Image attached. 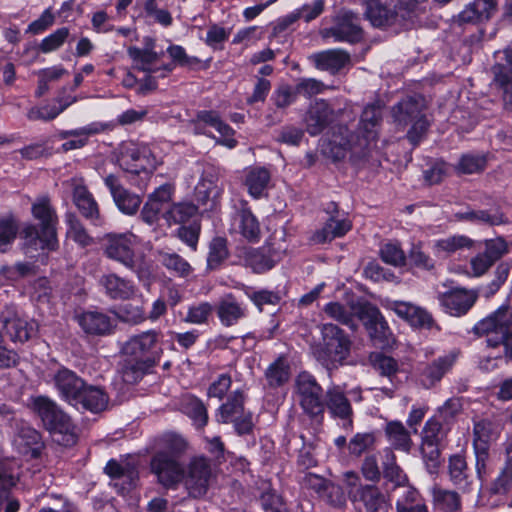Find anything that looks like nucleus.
I'll list each match as a JSON object with an SVG mask.
<instances>
[{
    "mask_svg": "<svg viewBox=\"0 0 512 512\" xmlns=\"http://www.w3.org/2000/svg\"><path fill=\"white\" fill-rule=\"evenodd\" d=\"M228 255L227 240L223 237L213 238L209 245L207 268L209 270L217 269Z\"/></svg>",
    "mask_w": 512,
    "mask_h": 512,
    "instance_id": "nucleus-54",
    "label": "nucleus"
},
{
    "mask_svg": "<svg viewBox=\"0 0 512 512\" xmlns=\"http://www.w3.org/2000/svg\"><path fill=\"white\" fill-rule=\"evenodd\" d=\"M350 500L361 504L366 512H392L387 496L374 485H364L350 492Z\"/></svg>",
    "mask_w": 512,
    "mask_h": 512,
    "instance_id": "nucleus-17",
    "label": "nucleus"
},
{
    "mask_svg": "<svg viewBox=\"0 0 512 512\" xmlns=\"http://www.w3.org/2000/svg\"><path fill=\"white\" fill-rule=\"evenodd\" d=\"M295 388L299 404L305 413L318 416L324 412L322 387L313 375L305 371L299 373L295 380Z\"/></svg>",
    "mask_w": 512,
    "mask_h": 512,
    "instance_id": "nucleus-12",
    "label": "nucleus"
},
{
    "mask_svg": "<svg viewBox=\"0 0 512 512\" xmlns=\"http://www.w3.org/2000/svg\"><path fill=\"white\" fill-rule=\"evenodd\" d=\"M83 331L90 335H107L113 330V324L108 315L98 311L83 312L77 318Z\"/></svg>",
    "mask_w": 512,
    "mask_h": 512,
    "instance_id": "nucleus-31",
    "label": "nucleus"
},
{
    "mask_svg": "<svg viewBox=\"0 0 512 512\" xmlns=\"http://www.w3.org/2000/svg\"><path fill=\"white\" fill-rule=\"evenodd\" d=\"M383 474L384 477L394 483L395 486H403L408 481L406 474L396 464L395 456L392 453L387 455L386 461L383 463Z\"/></svg>",
    "mask_w": 512,
    "mask_h": 512,
    "instance_id": "nucleus-60",
    "label": "nucleus"
},
{
    "mask_svg": "<svg viewBox=\"0 0 512 512\" xmlns=\"http://www.w3.org/2000/svg\"><path fill=\"white\" fill-rule=\"evenodd\" d=\"M198 212L197 206L190 202L173 204L163 217L169 225L183 224L194 217Z\"/></svg>",
    "mask_w": 512,
    "mask_h": 512,
    "instance_id": "nucleus-47",
    "label": "nucleus"
},
{
    "mask_svg": "<svg viewBox=\"0 0 512 512\" xmlns=\"http://www.w3.org/2000/svg\"><path fill=\"white\" fill-rule=\"evenodd\" d=\"M311 61L319 70L337 73L350 63V55L341 49H328L314 53L310 56Z\"/></svg>",
    "mask_w": 512,
    "mask_h": 512,
    "instance_id": "nucleus-29",
    "label": "nucleus"
},
{
    "mask_svg": "<svg viewBox=\"0 0 512 512\" xmlns=\"http://www.w3.org/2000/svg\"><path fill=\"white\" fill-rule=\"evenodd\" d=\"M332 113L333 111L326 101L316 100L312 103L305 117L307 132L312 136L320 134L331 122Z\"/></svg>",
    "mask_w": 512,
    "mask_h": 512,
    "instance_id": "nucleus-27",
    "label": "nucleus"
},
{
    "mask_svg": "<svg viewBox=\"0 0 512 512\" xmlns=\"http://www.w3.org/2000/svg\"><path fill=\"white\" fill-rule=\"evenodd\" d=\"M359 320L375 339H387L390 335V328L380 310L368 301Z\"/></svg>",
    "mask_w": 512,
    "mask_h": 512,
    "instance_id": "nucleus-30",
    "label": "nucleus"
},
{
    "mask_svg": "<svg viewBox=\"0 0 512 512\" xmlns=\"http://www.w3.org/2000/svg\"><path fill=\"white\" fill-rule=\"evenodd\" d=\"M375 436L373 433H357L350 440L348 450L350 454L360 456L374 446Z\"/></svg>",
    "mask_w": 512,
    "mask_h": 512,
    "instance_id": "nucleus-63",
    "label": "nucleus"
},
{
    "mask_svg": "<svg viewBox=\"0 0 512 512\" xmlns=\"http://www.w3.org/2000/svg\"><path fill=\"white\" fill-rule=\"evenodd\" d=\"M213 479L214 472L210 460L204 456H194L184 466L181 484L190 497L201 498L208 492Z\"/></svg>",
    "mask_w": 512,
    "mask_h": 512,
    "instance_id": "nucleus-5",
    "label": "nucleus"
},
{
    "mask_svg": "<svg viewBox=\"0 0 512 512\" xmlns=\"http://www.w3.org/2000/svg\"><path fill=\"white\" fill-rule=\"evenodd\" d=\"M104 183L108 187L115 205L123 214L132 216L137 213L142 203L139 195L124 188L113 174L107 175L104 178Z\"/></svg>",
    "mask_w": 512,
    "mask_h": 512,
    "instance_id": "nucleus-16",
    "label": "nucleus"
},
{
    "mask_svg": "<svg viewBox=\"0 0 512 512\" xmlns=\"http://www.w3.org/2000/svg\"><path fill=\"white\" fill-rule=\"evenodd\" d=\"M495 11V0H473L459 13L458 21L461 24L481 22L488 20Z\"/></svg>",
    "mask_w": 512,
    "mask_h": 512,
    "instance_id": "nucleus-33",
    "label": "nucleus"
},
{
    "mask_svg": "<svg viewBox=\"0 0 512 512\" xmlns=\"http://www.w3.org/2000/svg\"><path fill=\"white\" fill-rule=\"evenodd\" d=\"M319 330L321 341L312 347V353L325 368H337L350 356L352 341L349 335L336 324L322 323L319 325Z\"/></svg>",
    "mask_w": 512,
    "mask_h": 512,
    "instance_id": "nucleus-2",
    "label": "nucleus"
},
{
    "mask_svg": "<svg viewBox=\"0 0 512 512\" xmlns=\"http://www.w3.org/2000/svg\"><path fill=\"white\" fill-rule=\"evenodd\" d=\"M118 161L123 170L137 175L143 173L146 180L156 168V158L144 144H130L124 147Z\"/></svg>",
    "mask_w": 512,
    "mask_h": 512,
    "instance_id": "nucleus-14",
    "label": "nucleus"
},
{
    "mask_svg": "<svg viewBox=\"0 0 512 512\" xmlns=\"http://www.w3.org/2000/svg\"><path fill=\"white\" fill-rule=\"evenodd\" d=\"M160 332L150 329L131 336L121 347L124 356L156 365L162 355Z\"/></svg>",
    "mask_w": 512,
    "mask_h": 512,
    "instance_id": "nucleus-6",
    "label": "nucleus"
},
{
    "mask_svg": "<svg viewBox=\"0 0 512 512\" xmlns=\"http://www.w3.org/2000/svg\"><path fill=\"white\" fill-rule=\"evenodd\" d=\"M493 83L502 90L505 110L512 111V71L505 65L496 63L492 66Z\"/></svg>",
    "mask_w": 512,
    "mask_h": 512,
    "instance_id": "nucleus-38",
    "label": "nucleus"
},
{
    "mask_svg": "<svg viewBox=\"0 0 512 512\" xmlns=\"http://www.w3.org/2000/svg\"><path fill=\"white\" fill-rule=\"evenodd\" d=\"M52 381L56 388L60 398L72 405L86 383L81 377H79L74 371L61 367L58 369L53 377Z\"/></svg>",
    "mask_w": 512,
    "mask_h": 512,
    "instance_id": "nucleus-18",
    "label": "nucleus"
},
{
    "mask_svg": "<svg viewBox=\"0 0 512 512\" xmlns=\"http://www.w3.org/2000/svg\"><path fill=\"white\" fill-rule=\"evenodd\" d=\"M260 502L265 512H285L282 497L273 489H266L261 493Z\"/></svg>",
    "mask_w": 512,
    "mask_h": 512,
    "instance_id": "nucleus-64",
    "label": "nucleus"
},
{
    "mask_svg": "<svg viewBox=\"0 0 512 512\" xmlns=\"http://www.w3.org/2000/svg\"><path fill=\"white\" fill-rule=\"evenodd\" d=\"M473 435L474 448L489 449L490 443L496 437V431L491 421L482 419L474 423Z\"/></svg>",
    "mask_w": 512,
    "mask_h": 512,
    "instance_id": "nucleus-52",
    "label": "nucleus"
},
{
    "mask_svg": "<svg viewBox=\"0 0 512 512\" xmlns=\"http://www.w3.org/2000/svg\"><path fill=\"white\" fill-rule=\"evenodd\" d=\"M387 307L413 327L431 329L434 325L431 314L424 308L411 302L392 301Z\"/></svg>",
    "mask_w": 512,
    "mask_h": 512,
    "instance_id": "nucleus-20",
    "label": "nucleus"
},
{
    "mask_svg": "<svg viewBox=\"0 0 512 512\" xmlns=\"http://www.w3.org/2000/svg\"><path fill=\"white\" fill-rule=\"evenodd\" d=\"M15 485V479L12 475L7 474L2 470L0 463V506L4 501H7L5 512H17L19 503L16 500H9V489Z\"/></svg>",
    "mask_w": 512,
    "mask_h": 512,
    "instance_id": "nucleus-59",
    "label": "nucleus"
},
{
    "mask_svg": "<svg viewBox=\"0 0 512 512\" xmlns=\"http://www.w3.org/2000/svg\"><path fill=\"white\" fill-rule=\"evenodd\" d=\"M443 421L433 416L426 423L422 430L421 451L430 460H436L439 456V445L446 437V430Z\"/></svg>",
    "mask_w": 512,
    "mask_h": 512,
    "instance_id": "nucleus-23",
    "label": "nucleus"
},
{
    "mask_svg": "<svg viewBox=\"0 0 512 512\" xmlns=\"http://www.w3.org/2000/svg\"><path fill=\"white\" fill-rule=\"evenodd\" d=\"M153 366L138 359L125 360L121 369L123 381L128 384L137 383Z\"/></svg>",
    "mask_w": 512,
    "mask_h": 512,
    "instance_id": "nucleus-50",
    "label": "nucleus"
},
{
    "mask_svg": "<svg viewBox=\"0 0 512 512\" xmlns=\"http://www.w3.org/2000/svg\"><path fill=\"white\" fill-rule=\"evenodd\" d=\"M217 420L221 423H233L239 435L251 432L252 415L244 409V396L241 391L233 392L227 401L219 407Z\"/></svg>",
    "mask_w": 512,
    "mask_h": 512,
    "instance_id": "nucleus-13",
    "label": "nucleus"
},
{
    "mask_svg": "<svg viewBox=\"0 0 512 512\" xmlns=\"http://www.w3.org/2000/svg\"><path fill=\"white\" fill-rule=\"evenodd\" d=\"M473 240L464 235H453L434 242L433 248L436 253L442 252L451 254L464 248H471Z\"/></svg>",
    "mask_w": 512,
    "mask_h": 512,
    "instance_id": "nucleus-53",
    "label": "nucleus"
},
{
    "mask_svg": "<svg viewBox=\"0 0 512 512\" xmlns=\"http://www.w3.org/2000/svg\"><path fill=\"white\" fill-rule=\"evenodd\" d=\"M235 225L238 232L248 241L259 240L261 233L259 222L246 203H243L241 209L238 210L235 216Z\"/></svg>",
    "mask_w": 512,
    "mask_h": 512,
    "instance_id": "nucleus-36",
    "label": "nucleus"
},
{
    "mask_svg": "<svg viewBox=\"0 0 512 512\" xmlns=\"http://www.w3.org/2000/svg\"><path fill=\"white\" fill-rule=\"evenodd\" d=\"M137 237L131 233H108L103 238L104 254L128 269L135 267Z\"/></svg>",
    "mask_w": 512,
    "mask_h": 512,
    "instance_id": "nucleus-11",
    "label": "nucleus"
},
{
    "mask_svg": "<svg viewBox=\"0 0 512 512\" xmlns=\"http://www.w3.org/2000/svg\"><path fill=\"white\" fill-rule=\"evenodd\" d=\"M100 284L111 299L125 300L132 297L135 293L133 283L118 277L116 274L102 276Z\"/></svg>",
    "mask_w": 512,
    "mask_h": 512,
    "instance_id": "nucleus-37",
    "label": "nucleus"
},
{
    "mask_svg": "<svg viewBox=\"0 0 512 512\" xmlns=\"http://www.w3.org/2000/svg\"><path fill=\"white\" fill-rule=\"evenodd\" d=\"M265 377L270 387H280L289 380L290 367L283 358H278L269 365Z\"/></svg>",
    "mask_w": 512,
    "mask_h": 512,
    "instance_id": "nucleus-51",
    "label": "nucleus"
},
{
    "mask_svg": "<svg viewBox=\"0 0 512 512\" xmlns=\"http://www.w3.org/2000/svg\"><path fill=\"white\" fill-rule=\"evenodd\" d=\"M195 129L200 132V125L205 124L213 127L222 137L219 141L220 144L232 149L236 146L237 141L233 138L234 130L225 123L216 111L203 110L197 113L193 121Z\"/></svg>",
    "mask_w": 512,
    "mask_h": 512,
    "instance_id": "nucleus-26",
    "label": "nucleus"
},
{
    "mask_svg": "<svg viewBox=\"0 0 512 512\" xmlns=\"http://www.w3.org/2000/svg\"><path fill=\"white\" fill-rule=\"evenodd\" d=\"M270 172L264 167H253L248 170L245 177V185L253 198L263 196L270 181Z\"/></svg>",
    "mask_w": 512,
    "mask_h": 512,
    "instance_id": "nucleus-40",
    "label": "nucleus"
},
{
    "mask_svg": "<svg viewBox=\"0 0 512 512\" xmlns=\"http://www.w3.org/2000/svg\"><path fill=\"white\" fill-rule=\"evenodd\" d=\"M32 407L47 430L62 435L67 444L75 442L74 424L54 400L37 396L32 399Z\"/></svg>",
    "mask_w": 512,
    "mask_h": 512,
    "instance_id": "nucleus-4",
    "label": "nucleus"
},
{
    "mask_svg": "<svg viewBox=\"0 0 512 512\" xmlns=\"http://www.w3.org/2000/svg\"><path fill=\"white\" fill-rule=\"evenodd\" d=\"M65 222L68 226L67 236L82 247L89 246L93 243V238L88 234L84 225L73 213L65 215Z\"/></svg>",
    "mask_w": 512,
    "mask_h": 512,
    "instance_id": "nucleus-49",
    "label": "nucleus"
},
{
    "mask_svg": "<svg viewBox=\"0 0 512 512\" xmlns=\"http://www.w3.org/2000/svg\"><path fill=\"white\" fill-rule=\"evenodd\" d=\"M184 411L192 419L197 428H203L208 421L207 409L199 399L188 397L184 403Z\"/></svg>",
    "mask_w": 512,
    "mask_h": 512,
    "instance_id": "nucleus-57",
    "label": "nucleus"
},
{
    "mask_svg": "<svg viewBox=\"0 0 512 512\" xmlns=\"http://www.w3.org/2000/svg\"><path fill=\"white\" fill-rule=\"evenodd\" d=\"M13 445L19 453L37 458L42 448L41 436L26 422L17 421Z\"/></svg>",
    "mask_w": 512,
    "mask_h": 512,
    "instance_id": "nucleus-22",
    "label": "nucleus"
},
{
    "mask_svg": "<svg viewBox=\"0 0 512 512\" xmlns=\"http://www.w3.org/2000/svg\"><path fill=\"white\" fill-rule=\"evenodd\" d=\"M366 304L367 301L360 299L346 303L332 301L323 307V312L332 320L347 326L351 330H356L358 327L356 320L361 319Z\"/></svg>",
    "mask_w": 512,
    "mask_h": 512,
    "instance_id": "nucleus-15",
    "label": "nucleus"
},
{
    "mask_svg": "<svg viewBox=\"0 0 512 512\" xmlns=\"http://www.w3.org/2000/svg\"><path fill=\"white\" fill-rule=\"evenodd\" d=\"M213 310V305L206 301L191 305L182 321L194 325L206 324Z\"/></svg>",
    "mask_w": 512,
    "mask_h": 512,
    "instance_id": "nucleus-56",
    "label": "nucleus"
},
{
    "mask_svg": "<svg viewBox=\"0 0 512 512\" xmlns=\"http://www.w3.org/2000/svg\"><path fill=\"white\" fill-rule=\"evenodd\" d=\"M161 444V451H167V453L178 459L188 447L187 441L181 435L173 432L165 433L161 438Z\"/></svg>",
    "mask_w": 512,
    "mask_h": 512,
    "instance_id": "nucleus-58",
    "label": "nucleus"
},
{
    "mask_svg": "<svg viewBox=\"0 0 512 512\" xmlns=\"http://www.w3.org/2000/svg\"><path fill=\"white\" fill-rule=\"evenodd\" d=\"M161 264L177 277H188L192 272V266L183 257L176 253L161 252L159 254Z\"/></svg>",
    "mask_w": 512,
    "mask_h": 512,
    "instance_id": "nucleus-46",
    "label": "nucleus"
},
{
    "mask_svg": "<svg viewBox=\"0 0 512 512\" xmlns=\"http://www.w3.org/2000/svg\"><path fill=\"white\" fill-rule=\"evenodd\" d=\"M73 201L82 216L90 220L94 225L101 223L98 204L85 186L77 185L74 188Z\"/></svg>",
    "mask_w": 512,
    "mask_h": 512,
    "instance_id": "nucleus-35",
    "label": "nucleus"
},
{
    "mask_svg": "<svg viewBox=\"0 0 512 512\" xmlns=\"http://www.w3.org/2000/svg\"><path fill=\"white\" fill-rule=\"evenodd\" d=\"M385 434L389 443L398 450L409 452L412 446V439L409 431L400 421H391L385 427Z\"/></svg>",
    "mask_w": 512,
    "mask_h": 512,
    "instance_id": "nucleus-43",
    "label": "nucleus"
},
{
    "mask_svg": "<svg viewBox=\"0 0 512 512\" xmlns=\"http://www.w3.org/2000/svg\"><path fill=\"white\" fill-rule=\"evenodd\" d=\"M105 472L111 478L123 479V483L129 486L135 485L138 479V470L136 465L124 461L118 462L116 460H110L105 466Z\"/></svg>",
    "mask_w": 512,
    "mask_h": 512,
    "instance_id": "nucleus-44",
    "label": "nucleus"
},
{
    "mask_svg": "<svg viewBox=\"0 0 512 512\" xmlns=\"http://www.w3.org/2000/svg\"><path fill=\"white\" fill-rule=\"evenodd\" d=\"M129 57L132 59L134 67L147 73H155L157 69L153 65L158 60V54L152 49H140L137 47H129L127 50Z\"/></svg>",
    "mask_w": 512,
    "mask_h": 512,
    "instance_id": "nucleus-45",
    "label": "nucleus"
},
{
    "mask_svg": "<svg viewBox=\"0 0 512 512\" xmlns=\"http://www.w3.org/2000/svg\"><path fill=\"white\" fill-rule=\"evenodd\" d=\"M394 117L400 124L412 123L407 138L414 145L420 142L428 130L429 121L422 114L420 103L414 98H407L399 102L394 108Z\"/></svg>",
    "mask_w": 512,
    "mask_h": 512,
    "instance_id": "nucleus-10",
    "label": "nucleus"
},
{
    "mask_svg": "<svg viewBox=\"0 0 512 512\" xmlns=\"http://www.w3.org/2000/svg\"><path fill=\"white\" fill-rule=\"evenodd\" d=\"M184 466L167 451H157L150 460L151 473L155 475L157 483L167 490L178 489L184 477Z\"/></svg>",
    "mask_w": 512,
    "mask_h": 512,
    "instance_id": "nucleus-9",
    "label": "nucleus"
},
{
    "mask_svg": "<svg viewBox=\"0 0 512 512\" xmlns=\"http://www.w3.org/2000/svg\"><path fill=\"white\" fill-rule=\"evenodd\" d=\"M18 233V225L12 218L0 219V252H6Z\"/></svg>",
    "mask_w": 512,
    "mask_h": 512,
    "instance_id": "nucleus-61",
    "label": "nucleus"
},
{
    "mask_svg": "<svg viewBox=\"0 0 512 512\" xmlns=\"http://www.w3.org/2000/svg\"><path fill=\"white\" fill-rule=\"evenodd\" d=\"M216 313L223 326L231 327L246 318L247 308L234 295L227 294L218 302Z\"/></svg>",
    "mask_w": 512,
    "mask_h": 512,
    "instance_id": "nucleus-28",
    "label": "nucleus"
},
{
    "mask_svg": "<svg viewBox=\"0 0 512 512\" xmlns=\"http://www.w3.org/2000/svg\"><path fill=\"white\" fill-rule=\"evenodd\" d=\"M477 294L462 288L443 293L439 300L446 311L454 316L465 314L475 303Z\"/></svg>",
    "mask_w": 512,
    "mask_h": 512,
    "instance_id": "nucleus-25",
    "label": "nucleus"
},
{
    "mask_svg": "<svg viewBox=\"0 0 512 512\" xmlns=\"http://www.w3.org/2000/svg\"><path fill=\"white\" fill-rule=\"evenodd\" d=\"M457 357L452 351L426 364L418 374L420 384L426 389L434 387L452 369Z\"/></svg>",
    "mask_w": 512,
    "mask_h": 512,
    "instance_id": "nucleus-19",
    "label": "nucleus"
},
{
    "mask_svg": "<svg viewBox=\"0 0 512 512\" xmlns=\"http://www.w3.org/2000/svg\"><path fill=\"white\" fill-rule=\"evenodd\" d=\"M363 29L359 15L351 10L342 9L333 18V25L320 30L322 39L332 38L334 42L355 44L363 39Z\"/></svg>",
    "mask_w": 512,
    "mask_h": 512,
    "instance_id": "nucleus-7",
    "label": "nucleus"
},
{
    "mask_svg": "<svg viewBox=\"0 0 512 512\" xmlns=\"http://www.w3.org/2000/svg\"><path fill=\"white\" fill-rule=\"evenodd\" d=\"M324 408L327 407L334 417L347 419L352 415V407L344 389L338 385L328 387L325 393Z\"/></svg>",
    "mask_w": 512,
    "mask_h": 512,
    "instance_id": "nucleus-32",
    "label": "nucleus"
},
{
    "mask_svg": "<svg viewBox=\"0 0 512 512\" xmlns=\"http://www.w3.org/2000/svg\"><path fill=\"white\" fill-rule=\"evenodd\" d=\"M115 316L122 322L137 325L146 320V313L143 306L126 303L113 311Z\"/></svg>",
    "mask_w": 512,
    "mask_h": 512,
    "instance_id": "nucleus-55",
    "label": "nucleus"
},
{
    "mask_svg": "<svg viewBox=\"0 0 512 512\" xmlns=\"http://www.w3.org/2000/svg\"><path fill=\"white\" fill-rule=\"evenodd\" d=\"M381 119V109L378 105H367L360 119V130L367 141L376 137L375 128Z\"/></svg>",
    "mask_w": 512,
    "mask_h": 512,
    "instance_id": "nucleus-48",
    "label": "nucleus"
},
{
    "mask_svg": "<svg viewBox=\"0 0 512 512\" xmlns=\"http://www.w3.org/2000/svg\"><path fill=\"white\" fill-rule=\"evenodd\" d=\"M70 31L67 27H62L45 37L40 43V50L43 53H50L59 49L67 40Z\"/></svg>",
    "mask_w": 512,
    "mask_h": 512,
    "instance_id": "nucleus-62",
    "label": "nucleus"
},
{
    "mask_svg": "<svg viewBox=\"0 0 512 512\" xmlns=\"http://www.w3.org/2000/svg\"><path fill=\"white\" fill-rule=\"evenodd\" d=\"M0 321L6 334L13 342H25L32 333V326L22 318L14 306H6L1 314Z\"/></svg>",
    "mask_w": 512,
    "mask_h": 512,
    "instance_id": "nucleus-21",
    "label": "nucleus"
},
{
    "mask_svg": "<svg viewBox=\"0 0 512 512\" xmlns=\"http://www.w3.org/2000/svg\"><path fill=\"white\" fill-rule=\"evenodd\" d=\"M350 229L351 222L348 219L330 217L325 225L315 232L313 239L317 243H325L344 236Z\"/></svg>",
    "mask_w": 512,
    "mask_h": 512,
    "instance_id": "nucleus-39",
    "label": "nucleus"
},
{
    "mask_svg": "<svg viewBox=\"0 0 512 512\" xmlns=\"http://www.w3.org/2000/svg\"><path fill=\"white\" fill-rule=\"evenodd\" d=\"M448 472L450 481L462 492H469L472 489L473 478L462 455L456 454L449 458Z\"/></svg>",
    "mask_w": 512,
    "mask_h": 512,
    "instance_id": "nucleus-34",
    "label": "nucleus"
},
{
    "mask_svg": "<svg viewBox=\"0 0 512 512\" xmlns=\"http://www.w3.org/2000/svg\"><path fill=\"white\" fill-rule=\"evenodd\" d=\"M108 402L109 397L103 388L85 383L77 400L71 406L77 410L98 413L106 409Z\"/></svg>",
    "mask_w": 512,
    "mask_h": 512,
    "instance_id": "nucleus-24",
    "label": "nucleus"
},
{
    "mask_svg": "<svg viewBox=\"0 0 512 512\" xmlns=\"http://www.w3.org/2000/svg\"><path fill=\"white\" fill-rule=\"evenodd\" d=\"M34 219L39 221V228L34 224H26L20 231L22 248L26 254L38 250L54 251L58 248L57 239L58 216L47 195L35 199L31 206Z\"/></svg>",
    "mask_w": 512,
    "mask_h": 512,
    "instance_id": "nucleus-1",
    "label": "nucleus"
},
{
    "mask_svg": "<svg viewBox=\"0 0 512 512\" xmlns=\"http://www.w3.org/2000/svg\"><path fill=\"white\" fill-rule=\"evenodd\" d=\"M364 15L377 28L392 26L411 18L409 8L404 7L399 0H367Z\"/></svg>",
    "mask_w": 512,
    "mask_h": 512,
    "instance_id": "nucleus-8",
    "label": "nucleus"
},
{
    "mask_svg": "<svg viewBox=\"0 0 512 512\" xmlns=\"http://www.w3.org/2000/svg\"><path fill=\"white\" fill-rule=\"evenodd\" d=\"M473 332L480 337H486L487 345L490 347L502 345L505 356L512 360V304L501 305L478 321L473 327Z\"/></svg>",
    "mask_w": 512,
    "mask_h": 512,
    "instance_id": "nucleus-3",
    "label": "nucleus"
},
{
    "mask_svg": "<svg viewBox=\"0 0 512 512\" xmlns=\"http://www.w3.org/2000/svg\"><path fill=\"white\" fill-rule=\"evenodd\" d=\"M433 503L436 508L444 512H459L462 508L461 497L454 490L434 487L432 489Z\"/></svg>",
    "mask_w": 512,
    "mask_h": 512,
    "instance_id": "nucleus-42",
    "label": "nucleus"
},
{
    "mask_svg": "<svg viewBox=\"0 0 512 512\" xmlns=\"http://www.w3.org/2000/svg\"><path fill=\"white\" fill-rule=\"evenodd\" d=\"M107 127L108 126L106 124L95 122L79 129L64 131L60 134L62 138H67L68 136H84L85 138L67 141L63 143L62 149L64 151H69L81 148L86 144L87 137L103 132Z\"/></svg>",
    "mask_w": 512,
    "mask_h": 512,
    "instance_id": "nucleus-41",
    "label": "nucleus"
}]
</instances>
